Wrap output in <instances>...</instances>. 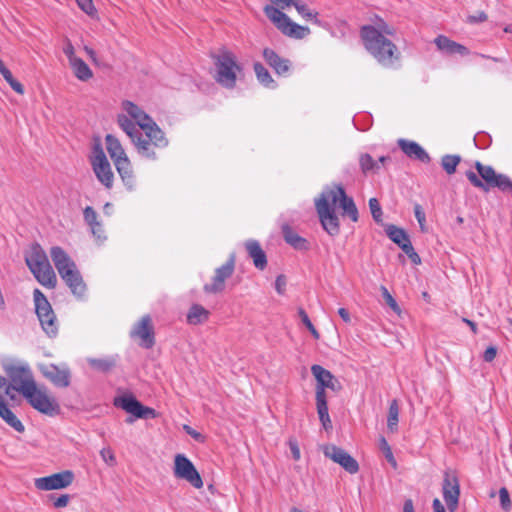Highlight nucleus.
I'll list each match as a JSON object with an SVG mask.
<instances>
[{"label":"nucleus","instance_id":"obj_1","mask_svg":"<svg viewBox=\"0 0 512 512\" xmlns=\"http://www.w3.org/2000/svg\"><path fill=\"white\" fill-rule=\"evenodd\" d=\"M395 33V29L382 20L376 25L361 28V38L365 48L385 67H392L400 58L397 46L388 38Z\"/></svg>","mask_w":512,"mask_h":512},{"label":"nucleus","instance_id":"obj_2","mask_svg":"<svg viewBox=\"0 0 512 512\" xmlns=\"http://www.w3.org/2000/svg\"><path fill=\"white\" fill-rule=\"evenodd\" d=\"M273 5L264 7V13L268 19L281 31L285 36L294 39H303L307 37L311 31L309 27L299 25L293 22L281 9H287L294 6L296 0H270Z\"/></svg>","mask_w":512,"mask_h":512},{"label":"nucleus","instance_id":"obj_3","mask_svg":"<svg viewBox=\"0 0 512 512\" xmlns=\"http://www.w3.org/2000/svg\"><path fill=\"white\" fill-rule=\"evenodd\" d=\"M51 259L66 285L78 298H82L86 292V285L78 271L76 264L69 255L59 246L50 250Z\"/></svg>","mask_w":512,"mask_h":512},{"label":"nucleus","instance_id":"obj_4","mask_svg":"<svg viewBox=\"0 0 512 512\" xmlns=\"http://www.w3.org/2000/svg\"><path fill=\"white\" fill-rule=\"evenodd\" d=\"M26 263L39 283L48 288H54L57 283L56 275L49 263L45 251L39 244L32 245L25 257Z\"/></svg>","mask_w":512,"mask_h":512},{"label":"nucleus","instance_id":"obj_5","mask_svg":"<svg viewBox=\"0 0 512 512\" xmlns=\"http://www.w3.org/2000/svg\"><path fill=\"white\" fill-rule=\"evenodd\" d=\"M105 143L109 156L112 159L124 185L130 190L134 189L136 186V180L133 174L132 164L119 139L108 134L105 137Z\"/></svg>","mask_w":512,"mask_h":512},{"label":"nucleus","instance_id":"obj_6","mask_svg":"<svg viewBox=\"0 0 512 512\" xmlns=\"http://www.w3.org/2000/svg\"><path fill=\"white\" fill-rule=\"evenodd\" d=\"M475 168L484 180V182L481 181L473 171H467L466 177L475 187L484 191H488L491 187H497L502 191H512V182L506 175L497 174L491 166L483 165L479 161L475 163Z\"/></svg>","mask_w":512,"mask_h":512},{"label":"nucleus","instance_id":"obj_7","mask_svg":"<svg viewBox=\"0 0 512 512\" xmlns=\"http://www.w3.org/2000/svg\"><path fill=\"white\" fill-rule=\"evenodd\" d=\"M214 64L216 82L227 89L234 88L237 75L241 72L234 54L226 50L221 51L214 57Z\"/></svg>","mask_w":512,"mask_h":512},{"label":"nucleus","instance_id":"obj_8","mask_svg":"<svg viewBox=\"0 0 512 512\" xmlns=\"http://www.w3.org/2000/svg\"><path fill=\"white\" fill-rule=\"evenodd\" d=\"M144 133H139L134 139H132V143L134 144L137 153L149 160H156L157 153L156 149H162L168 146L169 141L165 136V133L158 126V131L160 133L161 138L156 140L154 138V132L149 129H143Z\"/></svg>","mask_w":512,"mask_h":512},{"label":"nucleus","instance_id":"obj_9","mask_svg":"<svg viewBox=\"0 0 512 512\" xmlns=\"http://www.w3.org/2000/svg\"><path fill=\"white\" fill-rule=\"evenodd\" d=\"M24 398L33 409L44 415L56 416L61 411L58 401L45 386L36 385Z\"/></svg>","mask_w":512,"mask_h":512},{"label":"nucleus","instance_id":"obj_10","mask_svg":"<svg viewBox=\"0 0 512 512\" xmlns=\"http://www.w3.org/2000/svg\"><path fill=\"white\" fill-rule=\"evenodd\" d=\"M33 297L36 314L43 331L47 336L55 337L58 334L59 323L50 303L39 289L34 290Z\"/></svg>","mask_w":512,"mask_h":512},{"label":"nucleus","instance_id":"obj_11","mask_svg":"<svg viewBox=\"0 0 512 512\" xmlns=\"http://www.w3.org/2000/svg\"><path fill=\"white\" fill-rule=\"evenodd\" d=\"M5 372L10 380L11 387H14V391H17L23 397L37 385L28 366L9 365L5 367Z\"/></svg>","mask_w":512,"mask_h":512},{"label":"nucleus","instance_id":"obj_12","mask_svg":"<svg viewBox=\"0 0 512 512\" xmlns=\"http://www.w3.org/2000/svg\"><path fill=\"white\" fill-rule=\"evenodd\" d=\"M322 197H327V202L333 205L339 203L343 213L350 217L353 222L358 221V210L352 198L347 197L342 186H334L322 192Z\"/></svg>","mask_w":512,"mask_h":512},{"label":"nucleus","instance_id":"obj_13","mask_svg":"<svg viewBox=\"0 0 512 512\" xmlns=\"http://www.w3.org/2000/svg\"><path fill=\"white\" fill-rule=\"evenodd\" d=\"M122 110L137 124L141 130H152L154 132L153 136L156 138V140L161 138L157 123L141 107L131 101L125 100L122 102Z\"/></svg>","mask_w":512,"mask_h":512},{"label":"nucleus","instance_id":"obj_14","mask_svg":"<svg viewBox=\"0 0 512 512\" xmlns=\"http://www.w3.org/2000/svg\"><path fill=\"white\" fill-rule=\"evenodd\" d=\"M91 165L99 182H101L106 188L110 189L113 186L114 174L101 147L95 148L91 158Z\"/></svg>","mask_w":512,"mask_h":512},{"label":"nucleus","instance_id":"obj_15","mask_svg":"<svg viewBox=\"0 0 512 512\" xmlns=\"http://www.w3.org/2000/svg\"><path fill=\"white\" fill-rule=\"evenodd\" d=\"M174 475L176 478L186 480L197 489H200L203 486V481L195 466L186 456L182 454L175 456Z\"/></svg>","mask_w":512,"mask_h":512},{"label":"nucleus","instance_id":"obj_16","mask_svg":"<svg viewBox=\"0 0 512 512\" xmlns=\"http://www.w3.org/2000/svg\"><path fill=\"white\" fill-rule=\"evenodd\" d=\"M322 451L327 458L339 464L348 473L355 474L359 471L358 462L344 449L334 444H327L322 446Z\"/></svg>","mask_w":512,"mask_h":512},{"label":"nucleus","instance_id":"obj_17","mask_svg":"<svg viewBox=\"0 0 512 512\" xmlns=\"http://www.w3.org/2000/svg\"><path fill=\"white\" fill-rule=\"evenodd\" d=\"M235 269V255L231 254L225 264L215 270L211 283L205 284L203 289L206 293L217 294L225 289V282L230 278Z\"/></svg>","mask_w":512,"mask_h":512},{"label":"nucleus","instance_id":"obj_18","mask_svg":"<svg viewBox=\"0 0 512 512\" xmlns=\"http://www.w3.org/2000/svg\"><path fill=\"white\" fill-rule=\"evenodd\" d=\"M321 224L328 234L334 236L339 232V220L333 208L327 202V197L320 196L315 202Z\"/></svg>","mask_w":512,"mask_h":512},{"label":"nucleus","instance_id":"obj_19","mask_svg":"<svg viewBox=\"0 0 512 512\" xmlns=\"http://www.w3.org/2000/svg\"><path fill=\"white\" fill-rule=\"evenodd\" d=\"M73 480V472L70 470H65L46 477L35 479V487L43 491L64 489L70 486Z\"/></svg>","mask_w":512,"mask_h":512},{"label":"nucleus","instance_id":"obj_20","mask_svg":"<svg viewBox=\"0 0 512 512\" xmlns=\"http://www.w3.org/2000/svg\"><path fill=\"white\" fill-rule=\"evenodd\" d=\"M130 336L137 339L139 345L149 349L155 343L152 319L149 315L143 316L132 328Z\"/></svg>","mask_w":512,"mask_h":512},{"label":"nucleus","instance_id":"obj_21","mask_svg":"<svg viewBox=\"0 0 512 512\" xmlns=\"http://www.w3.org/2000/svg\"><path fill=\"white\" fill-rule=\"evenodd\" d=\"M114 405L122 408L127 413L135 416L136 418H154L156 413L155 410L146 406H143L133 396H121L114 400Z\"/></svg>","mask_w":512,"mask_h":512},{"label":"nucleus","instance_id":"obj_22","mask_svg":"<svg viewBox=\"0 0 512 512\" xmlns=\"http://www.w3.org/2000/svg\"><path fill=\"white\" fill-rule=\"evenodd\" d=\"M40 371L56 387L65 388L70 385L71 373L66 365L45 364L40 366Z\"/></svg>","mask_w":512,"mask_h":512},{"label":"nucleus","instance_id":"obj_23","mask_svg":"<svg viewBox=\"0 0 512 512\" xmlns=\"http://www.w3.org/2000/svg\"><path fill=\"white\" fill-rule=\"evenodd\" d=\"M459 495L460 487L456 475L446 472L443 481V497L450 512H454L457 509Z\"/></svg>","mask_w":512,"mask_h":512},{"label":"nucleus","instance_id":"obj_24","mask_svg":"<svg viewBox=\"0 0 512 512\" xmlns=\"http://www.w3.org/2000/svg\"><path fill=\"white\" fill-rule=\"evenodd\" d=\"M311 372L317 381L318 387L338 392L342 389L340 381L327 369L320 365H312Z\"/></svg>","mask_w":512,"mask_h":512},{"label":"nucleus","instance_id":"obj_25","mask_svg":"<svg viewBox=\"0 0 512 512\" xmlns=\"http://www.w3.org/2000/svg\"><path fill=\"white\" fill-rule=\"evenodd\" d=\"M263 57L267 64L280 76H286L290 70L291 63L288 59L279 56L274 50L266 48Z\"/></svg>","mask_w":512,"mask_h":512},{"label":"nucleus","instance_id":"obj_26","mask_svg":"<svg viewBox=\"0 0 512 512\" xmlns=\"http://www.w3.org/2000/svg\"><path fill=\"white\" fill-rule=\"evenodd\" d=\"M434 43L437 46L439 51L446 53V54H460V55H468L469 54V50L465 46L449 39L448 37H446L444 35H439L438 37H436L434 40Z\"/></svg>","mask_w":512,"mask_h":512},{"label":"nucleus","instance_id":"obj_27","mask_svg":"<svg viewBox=\"0 0 512 512\" xmlns=\"http://www.w3.org/2000/svg\"><path fill=\"white\" fill-rule=\"evenodd\" d=\"M245 248L256 268L263 270L267 266V257L258 241L250 239L245 242Z\"/></svg>","mask_w":512,"mask_h":512},{"label":"nucleus","instance_id":"obj_28","mask_svg":"<svg viewBox=\"0 0 512 512\" xmlns=\"http://www.w3.org/2000/svg\"><path fill=\"white\" fill-rule=\"evenodd\" d=\"M398 145L402 151L411 158L418 159L422 162H428L430 159L426 151L414 141L399 139Z\"/></svg>","mask_w":512,"mask_h":512},{"label":"nucleus","instance_id":"obj_29","mask_svg":"<svg viewBox=\"0 0 512 512\" xmlns=\"http://www.w3.org/2000/svg\"><path fill=\"white\" fill-rule=\"evenodd\" d=\"M0 417L17 432L24 431V425L16 415L8 408L4 400L0 398Z\"/></svg>","mask_w":512,"mask_h":512},{"label":"nucleus","instance_id":"obj_30","mask_svg":"<svg viewBox=\"0 0 512 512\" xmlns=\"http://www.w3.org/2000/svg\"><path fill=\"white\" fill-rule=\"evenodd\" d=\"M210 312L199 304H194L187 314V322L190 325H199L209 319Z\"/></svg>","mask_w":512,"mask_h":512},{"label":"nucleus","instance_id":"obj_31","mask_svg":"<svg viewBox=\"0 0 512 512\" xmlns=\"http://www.w3.org/2000/svg\"><path fill=\"white\" fill-rule=\"evenodd\" d=\"M282 232L285 241L295 249L305 250L308 248L306 239L302 238L296 232H294L289 225H283Z\"/></svg>","mask_w":512,"mask_h":512},{"label":"nucleus","instance_id":"obj_32","mask_svg":"<svg viewBox=\"0 0 512 512\" xmlns=\"http://www.w3.org/2000/svg\"><path fill=\"white\" fill-rule=\"evenodd\" d=\"M69 65L73 71L74 76L78 80L88 81L93 77L92 70L81 58L73 59V61H71Z\"/></svg>","mask_w":512,"mask_h":512},{"label":"nucleus","instance_id":"obj_33","mask_svg":"<svg viewBox=\"0 0 512 512\" xmlns=\"http://www.w3.org/2000/svg\"><path fill=\"white\" fill-rule=\"evenodd\" d=\"M117 123L131 140L140 133L137 124L125 113H121L117 116Z\"/></svg>","mask_w":512,"mask_h":512},{"label":"nucleus","instance_id":"obj_34","mask_svg":"<svg viewBox=\"0 0 512 512\" xmlns=\"http://www.w3.org/2000/svg\"><path fill=\"white\" fill-rule=\"evenodd\" d=\"M294 7L298 14L306 21H312L313 23L320 25L321 22L318 19V12L311 10L302 0H296Z\"/></svg>","mask_w":512,"mask_h":512},{"label":"nucleus","instance_id":"obj_35","mask_svg":"<svg viewBox=\"0 0 512 512\" xmlns=\"http://www.w3.org/2000/svg\"><path fill=\"white\" fill-rule=\"evenodd\" d=\"M254 71L258 81L265 87L274 88L276 86L275 81L271 77L270 73L261 63L254 64Z\"/></svg>","mask_w":512,"mask_h":512},{"label":"nucleus","instance_id":"obj_36","mask_svg":"<svg viewBox=\"0 0 512 512\" xmlns=\"http://www.w3.org/2000/svg\"><path fill=\"white\" fill-rule=\"evenodd\" d=\"M87 362L93 369L101 372H107L115 366V359L113 358H88Z\"/></svg>","mask_w":512,"mask_h":512},{"label":"nucleus","instance_id":"obj_37","mask_svg":"<svg viewBox=\"0 0 512 512\" xmlns=\"http://www.w3.org/2000/svg\"><path fill=\"white\" fill-rule=\"evenodd\" d=\"M386 233L388 237L398 246L409 239L406 232L403 229L396 227L395 225H388L386 227Z\"/></svg>","mask_w":512,"mask_h":512},{"label":"nucleus","instance_id":"obj_38","mask_svg":"<svg viewBox=\"0 0 512 512\" xmlns=\"http://www.w3.org/2000/svg\"><path fill=\"white\" fill-rule=\"evenodd\" d=\"M398 416H399V407L396 400H393L389 407L388 419H387V428L391 432H395L397 430L398 425Z\"/></svg>","mask_w":512,"mask_h":512},{"label":"nucleus","instance_id":"obj_39","mask_svg":"<svg viewBox=\"0 0 512 512\" xmlns=\"http://www.w3.org/2000/svg\"><path fill=\"white\" fill-rule=\"evenodd\" d=\"M460 161L461 158L458 155H445L442 157L441 164L447 174H453Z\"/></svg>","mask_w":512,"mask_h":512},{"label":"nucleus","instance_id":"obj_40","mask_svg":"<svg viewBox=\"0 0 512 512\" xmlns=\"http://www.w3.org/2000/svg\"><path fill=\"white\" fill-rule=\"evenodd\" d=\"M0 73L2 74V76L4 77V79L9 83V85L11 86V88L18 94H23L24 93V87L23 85L18 82L16 79H14L12 73L10 72V70L8 68H3Z\"/></svg>","mask_w":512,"mask_h":512},{"label":"nucleus","instance_id":"obj_41","mask_svg":"<svg viewBox=\"0 0 512 512\" xmlns=\"http://www.w3.org/2000/svg\"><path fill=\"white\" fill-rule=\"evenodd\" d=\"M379 448L383 452L387 461L392 465V467L396 468L397 462L394 458L391 447L389 446L388 442L386 441V439L384 437H381L379 439Z\"/></svg>","mask_w":512,"mask_h":512},{"label":"nucleus","instance_id":"obj_42","mask_svg":"<svg viewBox=\"0 0 512 512\" xmlns=\"http://www.w3.org/2000/svg\"><path fill=\"white\" fill-rule=\"evenodd\" d=\"M360 166L363 172L378 170V162L374 161L369 154H363L360 157Z\"/></svg>","mask_w":512,"mask_h":512},{"label":"nucleus","instance_id":"obj_43","mask_svg":"<svg viewBox=\"0 0 512 512\" xmlns=\"http://www.w3.org/2000/svg\"><path fill=\"white\" fill-rule=\"evenodd\" d=\"M369 208H370V211H371L374 221L379 224L382 223L383 212H382L381 206L376 198H371L369 200Z\"/></svg>","mask_w":512,"mask_h":512},{"label":"nucleus","instance_id":"obj_44","mask_svg":"<svg viewBox=\"0 0 512 512\" xmlns=\"http://www.w3.org/2000/svg\"><path fill=\"white\" fill-rule=\"evenodd\" d=\"M380 291L382 293V296L386 302V304L396 313H400V307L397 304L396 300L393 298V296L390 294L388 289L385 286L380 287Z\"/></svg>","mask_w":512,"mask_h":512},{"label":"nucleus","instance_id":"obj_45","mask_svg":"<svg viewBox=\"0 0 512 512\" xmlns=\"http://www.w3.org/2000/svg\"><path fill=\"white\" fill-rule=\"evenodd\" d=\"M298 314H299L303 324L307 327V329L310 331L312 336L315 339H319L320 335H319L318 331L315 329V327L312 324V322L310 321L307 313L303 309L300 308L299 311H298Z\"/></svg>","mask_w":512,"mask_h":512},{"label":"nucleus","instance_id":"obj_46","mask_svg":"<svg viewBox=\"0 0 512 512\" xmlns=\"http://www.w3.org/2000/svg\"><path fill=\"white\" fill-rule=\"evenodd\" d=\"M100 456L102 460L109 466H115L116 465V458L114 455V452L110 447H105L100 451Z\"/></svg>","mask_w":512,"mask_h":512},{"label":"nucleus","instance_id":"obj_47","mask_svg":"<svg viewBox=\"0 0 512 512\" xmlns=\"http://www.w3.org/2000/svg\"><path fill=\"white\" fill-rule=\"evenodd\" d=\"M319 419L325 429L331 427V420L328 413V406H317Z\"/></svg>","mask_w":512,"mask_h":512},{"label":"nucleus","instance_id":"obj_48","mask_svg":"<svg viewBox=\"0 0 512 512\" xmlns=\"http://www.w3.org/2000/svg\"><path fill=\"white\" fill-rule=\"evenodd\" d=\"M319 419L325 429L331 427V420L328 413V406H317Z\"/></svg>","mask_w":512,"mask_h":512},{"label":"nucleus","instance_id":"obj_49","mask_svg":"<svg viewBox=\"0 0 512 512\" xmlns=\"http://www.w3.org/2000/svg\"><path fill=\"white\" fill-rule=\"evenodd\" d=\"M499 499H500V505L505 511H509L511 509V499L509 496V492L505 487H502L499 490Z\"/></svg>","mask_w":512,"mask_h":512},{"label":"nucleus","instance_id":"obj_50","mask_svg":"<svg viewBox=\"0 0 512 512\" xmlns=\"http://www.w3.org/2000/svg\"><path fill=\"white\" fill-rule=\"evenodd\" d=\"M414 214L419 223L421 231H423V232L426 231V225H425L426 216H425V212L420 204L414 205Z\"/></svg>","mask_w":512,"mask_h":512},{"label":"nucleus","instance_id":"obj_51","mask_svg":"<svg viewBox=\"0 0 512 512\" xmlns=\"http://www.w3.org/2000/svg\"><path fill=\"white\" fill-rule=\"evenodd\" d=\"M83 216H84V220L85 222L89 225V226H92L96 223H98L99 221L97 220L98 218V215L96 213V211L90 207V206H87L84 211H83Z\"/></svg>","mask_w":512,"mask_h":512},{"label":"nucleus","instance_id":"obj_52","mask_svg":"<svg viewBox=\"0 0 512 512\" xmlns=\"http://www.w3.org/2000/svg\"><path fill=\"white\" fill-rule=\"evenodd\" d=\"M79 8L88 14L89 16H95L96 15V9L93 5L92 0H76Z\"/></svg>","mask_w":512,"mask_h":512},{"label":"nucleus","instance_id":"obj_53","mask_svg":"<svg viewBox=\"0 0 512 512\" xmlns=\"http://www.w3.org/2000/svg\"><path fill=\"white\" fill-rule=\"evenodd\" d=\"M288 445H289L290 451L292 453L293 459L295 461L300 460L301 452H300V448H299L297 440L294 438H290L288 441Z\"/></svg>","mask_w":512,"mask_h":512},{"label":"nucleus","instance_id":"obj_54","mask_svg":"<svg viewBox=\"0 0 512 512\" xmlns=\"http://www.w3.org/2000/svg\"><path fill=\"white\" fill-rule=\"evenodd\" d=\"M326 392L322 387L316 386V406H326Z\"/></svg>","mask_w":512,"mask_h":512},{"label":"nucleus","instance_id":"obj_55","mask_svg":"<svg viewBox=\"0 0 512 512\" xmlns=\"http://www.w3.org/2000/svg\"><path fill=\"white\" fill-rule=\"evenodd\" d=\"M90 229H91V232L92 234L98 239V240H103L105 239V232H104V229H103V226L100 222L90 226Z\"/></svg>","mask_w":512,"mask_h":512},{"label":"nucleus","instance_id":"obj_56","mask_svg":"<svg viewBox=\"0 0 512 512\" xmlns=\"http://www.w3.org/2000/svg\"><path fill=\"white\" fill-rule=\"evenodd\" d=\"M63 52L66 55V57L68 58L69 63L71 61H73V59H77L78 58L76 56V54H75V49H74L72 43L69 40L66 41V44H65V46L63 48Z\"/></svg>","mask_w":512,"mask_h":512},{"label":"nucleus","instance_id":"obj_57","mask_svg":"<svg viewBox=\"0 0 512 512\" xmlns=\"http://www.w3.org/2000/svg\"><path fill=\"white\" fill-rule=\"evenodd\" d=\"M275 289L279 294H284L286 290V278L284 275H278L275 280Z\"/></svg>","mask_w":512,"mask_h":512},{"label":"nucleus","instance_id":"obj_58","mask_svg":"<svg viewBox=\"0 0 512 512\" xmlns=\"http://www.w3.org/2000/svg\"><path fill=\"white\" fill-rule=\"evenodd\" d=\"M69 501L70 496L68 494H63L54 500L53 505L55 508H64L68 505Z\"/></svg>","mask_w":512,"mask_h":512},{"label":"nucleus","instance_id":"obj_59","mask_svg":"<svg viewBox=\"0 0 512 512\" xmlns=\"http://www.w3.org/2000/svg\"><path fill=\"white\" fill-rule=\"evenodd\" d=\"M496 355H497V349H496V347H494V346H489V347L485 350V352H484V354H483V359H484V361H486V362H492V361L495 359Z\"/></svg>","mask_w":512,"mask_h":512},{"label":"nucleus","instance_id":"obj_60","mask_svg":"<svg viewBox=\"0 0 512 512\" xmlns=\"http://www.w3.org/2000/svg\"><path fill=\"white\" fill-rule=\"evenodd\" d=\"M486 20H487V14L483 11H479L476 14L470 15L468 17V21L470 23H479V22H484Z\"/></svg>","mask_w":512,"mask_h":512},{"label":"nucleus","instance_id":"obj_61","mask_svg":"<svg viewBox=\"0 0 512 512\" xmlns=\"http://www.w3.org/2000/svg\"><path fill=\"white\" fill-rule=\"evenodd\" d=\"M183 429L187 432V434H189L193 439L199 441V442H203L204 441V437L202 436V434H200L199 432H197L196 430H194L193 428H191L189 425H184L183 426Z\"/></svg>","mask_w":512,"mask_h":512},{"label":"nucleus","instance_id":"obj_62","mask_svg":"<svg viewBox=\"0 0 512 512\" xmlns=\"http://www.w3.org/2000/svg\"><path fill=\"white\" fill-rule=\"evenodd\" d=\"M399 247L407 254L409 255L413 250V246L411 244L410 239H407L405 242H403Z\"/></svg>","mask_w":512,"mask_h":512},{"label":"nucleus","instance_id":"obj_63","mask_svg":"<svg viewBox=\"0 0 512 512\" xmlns=\"http://www.w3.org/2000/svg\"><path fill=\"white\" fill-rule=\"evenodd\" d=\"M338 314H339V316L342 318V320L344 322H346V323H350L351 322L350 314H349V312L345 308H340L338 310Z\"/></svg>","mask_w":512,"mask_h":512},{"label":"nucleus","instance_id":"obj_64","mask_svg":"<svg viewBox=\"0 0 512 512\" xmlns=\"http://www.w3.org/2000/svg\"><path fill=\"white\" fill-rule=\"evenodd\" d=\"M433 510L434 512H446L443 504L438 498L433 500Z\"/></svg>","mask_w":512,"mask_h":512}]
</instances>
